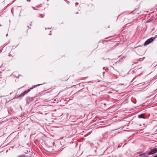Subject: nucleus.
Masks as SVG:
<instances>
[{
    "label": "nucleus",
    "mask_w": 157,
    "mask_h": 157,
    "mask_svg": "<svg viewBox=\"0 0 157 157\" xmlns=\"http://www.w3.org/2000/svg\"><path fill=\"white\" fill-rule=\"evenodd\" d=\"M39 84L36 85H34V87L29 89L25 91L24 92H23V93L21 94L20 95L19 97H23L24 95H25V94H26L27 93H28L32 89L36 87L37 86H39L41 85L42 84Z\"/></svg>",
    "instance_id": "obj_1"
},
{
    "label": "nucleus",
    "mask_w": 157,
    "mask_h": 157,
    "mask_svg": "<svg viewBox=\"0 0 157 157\" xmlns=\"http://www.w3.org/2000/svg\"><path fill=\"white\" fill-rule=\"evenodd\" d=\"M157 152V148H155L152 149L150 151H146V154L151 155L155 154Z\"/></svg>",
    "instance_id": "obj_2"
},
{
    "label": "nucleus",
    "mask_w": 157,
    "mask_h": 157,
    "mask_svg": "<svg viewBox=\"0 0 157 157\" xmlns=\"http://www.w3.org/2000/svg\"><path fill=\"white\" fill-rule=\"evenodd\" d=\"M155 39V37H151L150 39H147L144 44V45H147L151 43Z\"/></svg>",
    "instance_id": "obj_3"
},
{
    "label": "nucleus",
    "mask_w": 157,
    "mask_h": 157,
    "mask_svg": "<svg viewBox=\"0 0 157 157\" xmlns=\"http://www.w3.org/2000/svg\"><path fill=\"white\" fill-rule=\"evenodd\" d=\"M138 117L139 118H143L144 119H145V118L144 117V115L143 114H141L139 115Z\"/></svg>",
    "instance_id": "obj_4"
},
{
    "label": "nucleus",
    "mask_w": 157,
    "mask_h": 157,
    "mask_svg": "<svg viewBox=\"0 0 157 157\" xmlns=\"http://www.w3.org/2000/svg\"><path fill=\"white\" fill-rule=\"evenodd\" d=\"M146 153H142V154H140L139 155L140 157H144V156L145 155Z\"/></svg>",
    "instance_id": "obj_5"
},
{
    "label": "nucleus",
    "mask_w": 157,
    "mask_h": 157,
    "mask_svg": "<svg viewBox=\"0 0 157 157\" xmlns=\"http://www.w3.org/2000/svg\"><path fill=\"white\" fill-rule=\"evenodd\" d=\"M17 157H28L26 155H19L17 156Z\"/></svg>",
    "instance_id": "obj_6"
},
{
    "label": "nucleus",
    "mask_w": 157,
    "mask_h": 157,
    "mask_svg": "<svg viewBox=\"0 0 157 157\" xmlns=\"http://www.w3.org/2000/svg\"><path fill=\"white\" fill-rule=\"evenodd\" d=\"M11 11L13 14V9L12 8L11 10Z\"/></svg>",
    "instance_id": "obj_7"
},
{
    "label": "nucleus",
    "mask_w": 157,
    "mask_h": 157,
    "mask_svg": "<svg viewBox=\"0 0 157 157\" xmlns=\"http://www.w3.org/2000/svg\"><path fill=\"white\" fill-rule=\"evenodd\" d=\"M157 157V155H155V156L154 157Z\"/></svg>",
    "instance_id": "obj_8"
},
{
    "label": "nucleus",
    "mask_w": 157,
    "mask_h": 157,
    "mask_svg": "<svg viewBox=\"0 0 157 157\" xmlns=\"http://www.w3.org/2000/svg\"><path fill=\"white\" fill-rule=\"evenodd\" d=\"M113 61H115V59H112V61H113Z\"/></svg>",
    "instance_id": "obj_9"
},
{
    "label": "nucleus",
    "mask_w": 157,
    "mask_h": 157,
    "mask_svg": "<svg viewBox=\"0 0 157 157\" xmlns=\"http://www.w3.org/2000/svg\"><path fill=\"white\" fill-rule=\"evenodd\" d=\"M104 73H105V72H103V74H104Z\"/></svg>",
    "instance_id": "obj_10"
},
{
    "label": "nucleus",
    "mask_w": 157,
    "mask_h": 157,
    "mask_svg": "<svg viewBox=\"0 0 157 157\" xmlns=\"http://www.w3.org/2000/svg\"><path fill=\"white\" fill-rule=\"evenodd\" d=\"M27 1H29V2H30V1H29V0H27Z\"/></svg>",
    "instance_id": "obj_11"
},
{
    "label": "nucleus",
    "mask_w": 157,
    "mask_h": 157,
    "mask_svg": "<svg viewBox=\"0 0 157 157\" xmlns=\"http://www.w3.org/2000/svg\"><path fill=\"white\" fill-rule=\"evenodd\" d=\"M8 36V34H7V35H6V36Z\"/></svg>",
    "instance_id": "obj_12"
},
{
    "label": "nucleus",
    "mask_w": 157,
    "mask_h": 157,
    "mask_svg": "<svg viewBox=\"0 0 157 157\" xmlns=\"http://www.w3.org/2000/svg\"><path fill=\"white\" fill-rule=\"evenodd\" d=\"M123 59V58H122L121 59H121H120H120Z\"/></svg>",
    "instance_id": "obj_13"
},
{
    "label": "nucleus",
    "mask_w": 157,
    "mask_h": 157,
    "mask_svg": "<svg viewBox=\"0 0 157 157\" xmlns=\"http://www.w3.org/2000/svg\"><path fill=\"white\" fill-rule=\"evenodd\" d=\"M145 157H148V156H145Z\"/></svg>",
    "instance_id": "obj_14"
},
{
    "label": "nucleus",
    "mask_w": 157,
    "mask_h": 157,
    "mask_svg": "<svg viewBox=\"0 0 157 157\" xmlns=\"http://www.w3.org/2000/svg\"><path fill=\"white\" fill-rule=\"evenodd\" d=\"M47 1H48V0H47Z\"/></svg>",
    "instance_id": "obj_15"
}]
</instances>
